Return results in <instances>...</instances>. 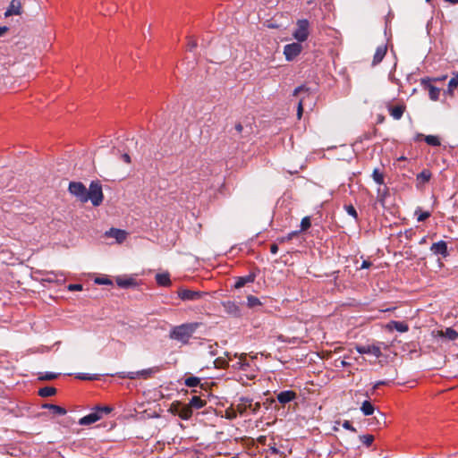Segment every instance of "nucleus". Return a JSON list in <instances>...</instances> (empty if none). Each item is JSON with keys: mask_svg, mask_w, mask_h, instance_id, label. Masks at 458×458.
<instances>
[{"mask_svg": "<svg viewBox=\"0 0 458 458\" xmlns=\"http://www.w3.org/2000/svg\"><path fill=\"white\" fill-rule=\"evenodd\" d=\"M198 327L199 325L197 323L182 324L175 327L170 332V337L185 344L189 341Z\"/></svg>", "mask_w": 458, "mask_h": 458, "instance_id": "obj_1", "label": "nucleus"}, {"mask_svg": "<svg viewBox=\"0 0 458 458\" xmlns=\"http://www.w3.org/2000/svg\"><path fill=\"white\" fill-rule=\"evenodd\" d=\"M87 201L90 200L92 205L98 207L104 199L102 186L98 182H91L89 190H87Z\"/></svg>", "mask_w": 458, "mask_h": 458, "instance_id": "obj_2", "label": "nucleus"}, {"mask_svg": "<svg viewBox=\"0 0 458 458\" xmlns=\"http://www.w3.org/2000/svg\"><path fill=\"white\" fill-rule=\"evenodd\" d=\"M297 28L293 33V38L298 42H304L310 35V22L306 19L297 21Z\"/></svg>", "mask_w": 458, "mask_h": 458, "instance_id": "obj_3", "label": "nucleus"}, {"mask_svg": "<svg viewBox=\"0 0 458 458\" xmlns=\"http://www.w3.org/2000/svg\"><path fill=\"white\" fill-rule=\"evenodd\" d=\"M169 411L182 420H189L192 415L191 406L181 402H174L170 405Z\"/></svg>", "mask_w": 458, "mask_h": 458, "instance_id": "obj_4", "label": "nucleus"}, {"mask_svg": "<svg viewBox=\"0 0 458 458\" xmlns=\"http://www.w3.org/2000/svg\"><path fill=\"white\" fill-rule=\"evenodd\" d=\"M158 371H159V369L157 367H154V368H149L147 369H142L140 371L122 372V373H120L119 377L122 378H129V379H136L139 377L147 379V378L150 377L153 374H155Z\"/></svg>", "mask_w": 458, "mask_h": 458, "instance_id": "obj_5", "label": "nucleus"}, {"mask_svg": "<svg viewBox=\"0 0 458 458\" xmlns=\"http://www.w3.org/2000/svg\"><path fill=\"white\" fill-rule=\"evenodd\" d=\"M69 191L72 195L75 196L80 201L87 202V189L82 182H72L69 184Z\"/></svg>", "mask_w": 458, "mask_h": 458, "instance_id": "obj_6", "label": "nucleus"}, {"mask_svg": "<svg viewBox=\"0 0 458 458\" xmlns=\"http://www.w3.org/2000/svg\"><path fill=\"white\" fill-rule=\"evenodd\" d=\"M302 46L301 42H293L287 44L284 47V55L287 61H293L297 55L301 54Z\"/></svg>", "mask_w": 458, "mask_h": 458, "instance_id": "obj_7", "label": "nucleus"}, {"mask_svg": "<svg viewBox=\"0 0 458 458\" xmlns=\"http://www.w3.org/2000/svg\"><path fill=\"white\" fill-rule=\"evenodd\" d=\"M207 293L204 292L199 291H194L190 289H180L178 291V296L182 301H196L199 300L202 296L206 295Z\"/></svg>", "mask_w": 458, "mask_h": 458, "instance_id": "obj_8", "label": "nucleus"}, {"mask_svg": "<svg viewBox=\"0 0 458 458\" xmlns=\"http://www.w3.org/2000/svg\"><path fill=\"white\" fill-rule=\"evenodd\" d=\"M421 86L428 92L431 100H437L440 95V89L431 83V79L426 78L421 80Z\"/></svg>", "mask_w": 458, "mask_h": 458, "instance_id": "obj_9", "label": "nucleus"}, {"mask_svg": "<svg viewBox=\"0 0 458 458\" xmlns=\"http://www.w3.org/2000/svg\"><path fill=\"white\" fill-rule=\"evenodd\" d=\"M356 350L360 354H371L376 358L382 355L380 347L377 345H357Z\"/></svg>", "mask_w": 458, "mask_h": 458, "instance_id": "obj_10", "label": "nucleus"}, {"mask_svg": "<svg viewBox=\"0 0 458 458\" xmlns=\"http://www.w3.org/2000/svg\"><path fill=\"white\" fill-rule=\"evenodd\" d=\"M21 13V0H12L4 13V16L9 17L12 15H20Z\"/></svg>", "mask_w": 458, "mask_h": 458, "instance_id": "obj_11", "label": "nucleus"}, {"mask_svg": "<svg viewBox=\"0 0 458 458\" xmlns=\"http://www.w3.org/2000/svg\"><path fill=\"white\" fill-rule=\"evenodd\" d=\"M106 235L108 237L114 238L118 243H122L125 241L128 233L124 230L111 228L109 231L106 233Z\"/></svg>", "mask_w": 458, "mask_h": 458, "instance_id": "obj_12", "label": "nucleus"}, {"mask_svg": "<svg viewBox=\"0 0 458 458\" xmlns=\"http://www.w3.org/2000/svg\"><path fill=\"white\" fill-rule=\"evenodd\" d=\"M223 307L225 309V311L233 317H240L241 316V310L240 307L232 301H224Z\"/></svg>", "mask_w": 458, "mask_h": 458, "instance_id": "obj_13", "label": "nucleus"}, {"mask_svg": "<svg viewBox=\"0 0 458 458\" xmlns=\"http://www.w3.org/2000/svg\"><path fill=\"white\" fill-rule=\"evenodd\" d=\"M100 419L101 416L99 415V413L98 411H94L80 419L79 424L82 426H87L97 422Z\"/></svg>", "mask_w": 458, "mask_h": 458, "instance_id": "obj_14", "label": "nucleus"}, {"mask_svg": "<svg viewBox=\"0 0 458 458\" xmlns=\"http://www.w3.org/2000/svg\"><path fill=\"white\" fill-rule=\"evenodd\" d=\"M431 250L437 255H442L445 257L447 255V245L444 241L435 242L431 246Z\"/></svg>", "mask_w": 458, "mask_h": 458, "instance_id": "obj_15", "label": "nucleus"}, {"mask_svg": "<svg viewBox=\"0 0 458 458\" xmlns=\"http://www.w3.org/2000/svg\"><path fill=\"white\" fill-rule=\"evenodd\" d=\"M386 45H380L377 47L375 55L373 56L372 65L378 64L385 57L386 54Z\"/></svg>", "mask_w": 458, "mask_h": 458, "instance_id": "obj_16", "label": "nucleus"}, {"mask_svg": "<svg viewBox=\"0 0 458 458\" xmlns=\"http://www.w3.org/2000/svg\"><path fill=\"white\" fill-rule=\"evenodd\" d=\"M295 398L296 394L293 391H283L277 394V400L282 404H285Z\"/></svg>", "mask_w": 458, "mask_h": 458, "instance_id": "obj_17", "label": "nucleus"}, {"mask_svg": "<svg viewBox=\"0 0 458 458\" xmlns=\"http://www.w3.org/2000/svg\"><path fill=\"white\" fill-rule=\"evenodd\" d=\"M252 407V400L248 397H241L239 403L236 405V410L241 414L244 413L247 409Z\"/></svg>", "mask_w": 458, "mask_h": 458, "instance_id": "obj_18", "label": "nucleus"}, {"mask_svg": "<svg viewBox=\"0 0 458 458\" xmlns=\"http://www.w3.org/2000/svg\"><path fill=\"white\" fill-rule=\"evenodd\" d=\"M424 138V140L427 142V144L434 147H438L441 145L440 140L437 136L435 135H427L424 136L423 134H418L417 139Z\"/></svg>", "mask_w": 458, "mask_h": 458, "instance_id": "obj_19", "label": "nucleus"}, {"mask_svg": "<svg viewBox=\"0 0 458 458\" xmlns=\"http://www.w3.org/2000/svg\"><path fill=\"white\" fill-rule=\"evenodd\" d=\"M387 327H389L390 329L394 328L395 330L401 333L407 332L409 329V327L406 323L400 321H390L389 324L387 325Z\"/></svg>", "mask_w": 458, "mask_h": 458, "instance_id": "obj_20", "label": "nucleus"}, {"mask_svg": "<svg viewBox=\"0 0 458 458\" xmlns=\"http://www.w3.org/2000/svg\"><path fill=\"white\" fill-rule=\"evenodd\" d=\"M255 280V275L250 274L246 276L239 277L234 284V287L239 289L243 287L248 283H252Z\"/></svg>", "mask_w": 458, "mask_h": 458, "instance_id": "obj_21", "label": "nucleus"}, {"mask_svg": "<svg viewBox=\"0 0 458 458\" xmlns=\"http://www.w3.org/2000/svg\"><path fill=\"white\" fill-rule=\"evenodd\" d=\"M42 408L50 410L54 414L56 415H64L66 414V410L61 406L51 404V403H45L42 405Z\"/></svg>", "mask_w": 458, "mask_h": 458, "instance_id": "obj_22", "label": "nucleus"}, {"mask_svg": "<svg viewBox=\"0 0 458 458\" xmlns=\"http://www.w3.org/2000/svg\"><path fill=\"white\" fill-rule=\"evenodd\" d=\"M156 281L161 286H168L171 284V280L168 273L157 274Z\"/></svg>", "mask_w": 458, "mask_h": 458, "instance_id": "obj_23", "label": "nucleus"}, {"mask_svg": "<svg viewBox=\"0 0 458 458\" xmlns=\"http://www.w3.org/2000/svg\"><path fill=\"white\" fill-rule=\"evenodd\" d=\"M205 404H206L205 401H203L200 397L194 395L191 397L189 404H187V405L191 406V410L192 411V408L200 409Z\"/></svg>", "mask_w": 458, "mask_h": 458, "instance_id": "obj_24", "label": "nucleus"}, {"mask_svg": "<svg viewBox=\"0 0 458 458\" xmlns=\"http://www.w3.org/2000/svg\"><path fill=\"white\" fill-rule=\"evenodd\" d=\"M406 106L403 104H396L394 106L389 105L388 111L390 114H403L405 112Z\"/></svg>", "mask_w": 458, "mask_h": 458, "instance_id": "obj_25", "label": "nucleus"}, {"mask_svg": "<svg viewBox=\"0 0 458 458\" xmlns=\"http://www.w3.org/2000/svg\"><path fill=\"white\" fill-rule=\"evenodd\" d=\"M438 334L439 335L445 336L449 340H455L458 338V333L451 327L446 328L445 331H439Z\"/></svg>", "mask_w": 458, "mask_h": 458, "instance_id": "obj_26", "label": "nucleus"}, {"mask_svg": "<svg viewBox=\"0 0 458 458\" xmlns=\"http://www.w3.org/2000/svg\"><path fill=\"white\" fill-rule=\"evenodd\" d=\"M360 411L366 416L371 415L375 411V408L369 401H364L361 404Z\"/></svg>", "mask_w": 458, "mask_h": 458, "instance_id": "obj_27", "label": "nucleus"}, {"mask_svg": "<svg viewBox=\"0 0 458 458\" xmlns=\"http://www.w3.org/2000/svg\"><path fill=\"white\" fill-rule=\"evenodd\" d=\"M56 394V389L53 386H45L38 390V395L41 397H49Z\"/></svg>", "mask_w": 458, "mask_h": 458, "instance_id": "obj_28", "label": "nucleus"}, {"mask_svg": "<svg viewBox=\"0 0 458 458\" xmlns=\"http://www.w3.org/2000/svg\"><path fill=\"white\" fill-rule=\"evenodd\" d=\"M431 178V173L428 170H423L417 175L419 183L428 182Z\"/></svg>", "mask_w": 458, "mask_h": 458, "instance_id": "obj_29", "label": "nucleus"}, {"mask_svg": "<svg viewBox=\"0 0 458 458\" xmlns=\"http://www.w3.org/2000/svg\"><path fill=\"white\" fill-rule=\"evenodd\" d=\"M116 284L120 287L128 288V287H130L131 285L133 284V280L131 279V278L124 279V278H122V277H117L116 278Z\"/></svg>", "mask_w": 458, "mask_h": 458, "instance_id": "obj_30", "label": "nucleus"}, {"mask_svg": "<svg viewBox=\"0 0 458 458\" xmlns=\"http://www.w3.org/2000/svg\"><path fill=\"white\" fill-rule=\"evenodd\" d=\"M246 354H242L239 357V360L236 362V364L233 365L234 368L245 370L246 367L249 366V364L245 361Z\"/></svg>", "mask_w": 458, "mask_h": 458, "instance_id": "obj_31", "label": "nucleus"}, {"mask_svg": "<svg viewBox=\"0 0 458 458\" xmlns=\"http://www.w3.org/2000/svg\"><path fill=\"white\" fill-rule=\"evenodd\" d=\"M372 177L377 184H384V175L377 168L374 169Z\"/></svg>", "mask_w": 458, "mask_h": 458, "instance_id": "obj_32", "label": "nucleus"}, {"mask_svg": "<svg viewBox=\"0 0 458 458\" xmlns=\"http://www.w3.org/2000/svg\"><path fill=\"white\" fill-rule=\"evenodd\" d=\"M247 305L249 308H255L257 306H260L261 302L259 300V298L252 296V295H249L247 297Z\"/></svg>", "mask_w": 458, "mask_h": 458, "instance_id": "obj_33", "label": "nucleus"}, {"mask_svg": "<svg viewBox=\"0 0 458 458\" xmlns=\"http://www.w3.org/2000/svg\"><path fill=\"white\" fill-rule=\"evenodd\" d=\"M200 383V379L197 377H189L185 379L184 384L189 387H195L199 386Z\"/></svg>", "mask_w": 458, "mask_h": 458, "instance_id": "obj_34", "label": "nucleus"}, {"mask_svg": "<svg viewBox=\"0 0 458 458\" xmlns=\"http://www.w3.org/2000/svg\"><path fill=\"white\" fill-rule=\"evenodd\" d=\"M458 86V82L452 78L448 82V88L446 90L444 91V95H452L454 89H456Z\"/></svg>", "mask_w": 458, "mask_h": 458, "instance_id": "obj_35", "label": "nucleus"}, {"mask_svg": "<svg viewBox=\"0 0 458 458\" xmlns=\"http://www.w3.org/2000/svg\"><path fill=\"white\" fill-rule=\"evenodd\" d=\"M59 374L57 373H53V372H48V373H46V374H40L38 376V379L39 380H53L55 378H56L58 377Z\"/></svg>", "mask_w": 458, "mask_h": 458, "instance_id": "obj_36", "label": "nucleus"}, {"mask_svg": "<svg viewBox=\"0 0 458 458\" xmlns=\"http://www.w3.org/2000/svg\"><path fill=\"white\" fill-rule=\"evenodd\" d=\"M360 441L367 446L371 445L374 440V437L372 435H363L360 437Z\"/></svg>", "mask_w": 458, "mask_h": 458, "instance_id": "obj_37", "label": "nucleus"}, {"mask_svg": "<svg viewBox=\"0 0 458 458\" xmlns=\"http://www.w3.org/2000/svg\"><path fill=\"white\" fill-rule=\"evenodd\" d=\"M415 213H416V215H418L417 219L419 222L425 221L430 216V213L428 211L416 210Z\"/></svg>", "mask_w": 458, "mask_h": 458, "instance_id": "obj_38", "label": "nucleus"}, {"mask_svg": "<svg viewBox=\"0 0 458 458\" xmlns=\"http://www.w3.org/2000/svg\"><path fill=\"white\" fill-rule=\"evenodd\" d=\"M311 225V223H310V219L309 216H305L302 218L301 222V231H305L307 229H309Z\"/></svg>", "mask_w": 458, "mask_h": 458, "instance_id": "obj_39", "label": "nucleus"}, {"mask_svg": "<svg viewBox=\"0 0 458 458\" xmlns=\"http://www.w3.org/2000/svg\"><path fill=\"white\" fill-rule=\"evenodd\" d=\"M345 210L346 212L352 216V217H354L355 219H357L358 217V214H357V211L356 209L354 208V207L352 205H347L345 206Z\"/></svg>", "mask_w": 458, "mask_h": 458, "instance_id": "obj_40", "label": "nucleus"}, {"mask_svg": "<svg viewBox=\"0 0 458 458\" xmlns=\"http://www.w3.org/2000/svg\"><path fill=\"white\" fill-rule=\"evenodd\" d=\"M305 104V99L302 98L299 101L297 106V114H302L304 112L303 105Z\"/></svg>", "mask_w": 458, "mask_h": 458, "instance_id": "obj_41", "label": "nucleus"}, {"mask_svg": "<svg viewBox=\"0 0 458 458\" xmlns=\"http://www.w3.org/2000/svg\"><path fill=\"white\" fill-rule=\"evenodd\" d=\"M95 282L98 284H112L111 280L108 278L98 277Z\"/></svg>", "mask_w": 458, "mask_h": 458, "instance_id": "obj_42", "label": "nucleus"}, {"mask_svg": "<svg viewBox=\"0 0 458 458\" xmlns=\"http://www.w3.org/2000/svg\"><path fill=\"white\" fill-rule=\"evenodd\" d=\"M227 365V361H225V360L221 359V358H218L215 360V366L216 368H224Z\"/></svg>", "mask_w": 458, "mask_h": 458, "instance_id": "obj_43", "label": "nucleus"}, {"mask_svg": "<svg viewBox=\"0 0 458 458\" xmlns=\"http://www.w3.org/2000/svg\"><path fill=\"white\" fill-rule=\"evenodd\" d=\"M197 47V42L192 39V38H189V42H188V46H187V48L189 51H193Z\"/></svg>", "mask_w": 458, "mask_h": 458, "instance_id": "obj_44", "label": "nucleus"}, {"mask_svg": "<svg viewBox=\"0 0 458 458\" xmlns=\"http://www.w3.org/2000/svg\"><path fill=\"white\" fill-rule=\"evenodd\" d=\"M113 411V408L109 407V406H104V407H97L96 408V411H98L99 413V411H103L105 413H109Z\"/></svg>", "mask_w": 458, "mask_h": 458, "instance_id": "obj_45", "label": "nucleus"}, {"mask_svg": "<svg viewBox=\"0 0 458 458\" xmlns=\"http://www.w3.org/2000/svg\"><path fill=\"white\" fill-rule=\"evenodd\" d=\"M343 427L348 430H351L352 432H356V429L352 427V425L351 424L350 421L348 420H345L344 423H343Z\"/></svg>", "mask_w": 458, "mask_h": 458, "instance_id": "obj_46", "label": "nucleus"}, {"mask_svg": "<svg viewBox=\"0 0 458 458\" xmlns=\"http://www.w3.org/2000/svg\"><path fill=\"white\" fill-rule=\"evenodd\" d=\"M77 377L80 378V379H83V380H92V379L96 378L95 376H88V375H85V374H79L77 376Z\"/></svg>", "mask_w": 458, "mask_h": 458, "instance_id": "obj_47", "label": "nucleus"}, {"mask_svg": "<svg viewBox=\"0 0 458 458\" xmlns=\"http://www.w3.org/2000/svg\"><path fill=\"white\" fill-rule=\"evenodd\" d=\"M68 289L70 291H81V290H82V285L81 284H70L68 286Z\"/></svg>", "mask_w": 458, "mask_h": 458, "instance_id": "obj_48", "label": "nucleus"}, {"mask_svg": "<svg viewBox=\"0 0 458 458\" xmlns=\"http://www.w3.org/2000/svg\"><path fill=\"white\" fill-rule=\"evenodd\" d=\"M260 408V403H256L254 405L252 404V407L250 408L252 412L256 413Z\"/></svg>", "mask_w": 458, "mask_h": 458, "instance_id": "obj_49", "label": "nucleus"}, {"mask_svg": "<svg viewBox=\"0 0 458 458\" xmlns=\"http://www.w3.org/2000/svg\"><path fill=\"white\" fill-rule=\"evenodd\" d=\"M270 251L272 254H276L278 251V246L276 244H272L270 246Z\"/></svg>", "mask_w": 458, "mask_h": 458, "instance_id": "obj_50", "label": "nucleus"}, {"mask_svg": "<svg viewBox=\"0 0 458 458\" xmlns=\"http://www.w3.org/2000/svg\"><path fill=\"white\" fill-rule=\"evenodd\" d=\"M305 87L304 86H300V87H297L294 91H293V94L294 95H298L300 92L305 90Z\"/></svg>", "mask_w": 458, "mask_h": 458, "instance_id": "obj_51", "label": "nucleus"}, {"mask_svg": "<svg viewBox=\"0 0 458 458\" xmlns=\"http://www.w3.org/2000/svg\"><path fill=\"white\" fill-rule=\"evenodd\" d=\"M371 266V263L368 260H363L360 268H369Z\"/></svg>", "mask_w": 458, "mask_h": 458, "instance_id": "obj_52", "label": "nucleus"}, {"mask_svg": "<svg viewBox=\"0 0 458 458\" xmlns=\"http://www.w3.org/2000/svg\"><path fill=\"white\" fill-rule=\"evenodd\" d=\"M122 157H123V159L124 160V162H126V163H128V164H129V163H131V157H130V156H129L128 154H126V153H125V154H123V155L122 156Z\"/></svg>", "mask_w": 458, "mask_h": 458, "instance_id": "obj_53", "label": "nucleus"}, {"mask_svg": "<svg viewBox=\"0 0 458 458\" xmlns=\"http://www.w3.org/2000/svg\"><path fill=\"white\" fill-rule=\"evenodd\" d=\"M8 30V27L6 26L0 27V37L3 36Z\"/></svg>", "mask_w": 458, "mask_h": 458, "instance_id": "obj_54", "label": "nucleus"}, {"mask_svg": "<svg viewBox=\"0 0 458 458\" xmlns=\"http://www.w3.org/2000/svg\"><path fill=\"white\" fill-rule=\"evenodd\" d=\"M227 418L228 419H235L236 418V412L235 411H232V412H227Z\"/></svg>", "mask_w": 458, "mask_h": 458, "instance_id": "obj_55", "label": "nucleus"}, {"mask_svg": "<svg viewBox=\"0 0 458 458\" xmlns=\"http://www.w3.org/2000/svg\"><path fill=\"white\" fill-rule=\"evenodd\" d=\"M379 416H380V418H377L376 417V419L377 420V423H380V420H383V423L385 424L386 423V421H385V415L383 413H379Z\"/></svg>", "mask_w": 458, "mask_h": 458, "instance_id": "obj_56", "label": "nucleus"}, {"mask_svg": "<svg viewBox=\"0 0 458 458\" xmlns=\"http://www.w3.org/2000/svg\"><path fill=\"white\" fill-rule=\"evenodd\" d=\"M296 234H297V232L290 233L288 234L289 239H293V236H295Z\"/></svg>", "mask_w": 458, "mask_h": 458, "instance_id": "obj_57", "label": "nucleus"}, {"mask_svg": "<svg viewBox=\"0 0 458 458\" xmlns=\"http://www.w3.org/2000/svg\"><path fill=\"white\" fill-rule=\"evenodd\" d=\"M384 384H385V382H383V381L377 382V383L374 386V388H377L379 386L384 385Z\"/></svg>", "mask_w": 458, "mask_h": 458, "instance_id": "obj_58", "label": "nucleus"}, {"mask_svg": "<svg viewBox=\"0 0 458 458\" xmlns=\"http://www.w3.org/2000/svg\"><path fill=\"white\" fill-rule=\"evenodd\" d=\"M235 128L238 131H242V126L241 124H237Z\"/></svg>", "mask_w": 458, "mask_h": 458, "instance_id": "obj_59", "label": "nucleus"}, {"mask_svg": "<svg viewBox=\"0 0 458 458\" xmlns=\"http://www.w3.org/2000/svg\"><path fill=\"white\" fill-rule=\"evenodd\" d=\"M270 450H271V452L273 454H277L278 453V450L276 447H271Z\"/></svg>", "mask_w": 458, "mask_h": 458, "instance_id": "obj_60", "label": "nucleus"}, {"mask_svg": "<svg viewBox=\"0 0 458 458\" xmlns=\"http://www.w3.org/2000/svg\"><path fill=\"white\" fill-rule=\"evenodd\" d=\"M348 364H349V363H348V362H346L345 360H341V365H342L343 367H345V366H347Z\"/></svg>", "mask_w": 458, "mask_h": 458, "instance_id": "obj_61", "label": "nucleus"}, {"mask_svg": "<svg viewBox=\"0 0 458 458\" xmlns=\"http://www.w3.org/2000/svg\"><path fill=\"white\" fill-rule=\"evenodd\" d=\"M289 236L287 235L286 237H284L282 238L281 242H284V241H289Z\"/></svg>", "mask_w": 458, "mask_h": 458, "instance_id": "obj_62", "label": "nucleus"}, {"mask_svg": "<svg viewBox=\"0 0 458 458\" xmlns=\"http://www.w3.org/2000/svg\"><path fill=\"white\" fill-rule=\"evenodd\" d=\"M289 236L287 235L286 237H284L282 238L281 242H284V241H289Z\"/></svg>", "mask_w": 458, "mask_h": 458, "instance_id": "obj_63", "label": "nucleus"}, {"mask_svg": "<svg viewBox=\"0 0 458 458\" xmlns=\"http://www.w3.org/2000/svg\"><path fill=\"white\" fill-rule=\"evenodd\" d=\"M453 78L458 82V73Z\"/></svg>", "mask_w": 458, "mask_h": 458, "instance_id": "obj_64", "label": "nucleus"}]
</instances>
